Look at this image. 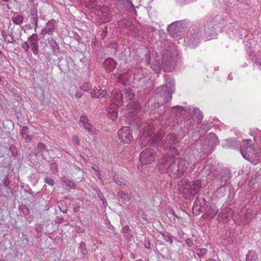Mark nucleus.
Returning <instances> with one entry per match:
<instances>
[{
  "instance_id": "nucleus-1",
  "label": "nucleus",
  "mask_w": 261,
  "mask_h": 261,
  "mask_svg": "<svg viewBox=\"0 0 261 261\" xmlns=\"http://www.w3.org/2000/svg\"><path fill=\"white\" fill-rule=\"evenodd\" d=\"M189 165L188 161L182 159H178L177 162L175 156L169 154L163 156L158 163L160 173H167L174 179L180 178L186 171Z\"/></svg>"
},
{
  "instance_id": "nucleus-2",
  "label": "nucleus",
  "mask_w": 261,
  "mask_h": 261,
  "mask_svg": "<svg viewBox=\"0 0 261 261\" xmlns=\"http://www.w3.org/2000/svg\"><path fill=\"white\" fill-rule=\"evenodd\" d=\"M178 143L177 135L175 133L169 134L163 141L161 147L164 150L169 151L171 153H176L177 150L175 145Z\"/></svg>"
},
{
  "instance_id": "nucleus-3",
  "label": "nucleus",
  "mask_w": 261,
  "mask_h": 261,
  "mask_svg": "<svg viewBox=\"0 0 261 261\" xmlns=\"http://www.w3.org/2000/svg\"><path fill=\"white\" fill-rule=\"evenodd\" d=\"M156 155V152L153 149H145L140 153V162L142 165L150 164L155 161Z\"/></svg>"
},
{
  "instance_id": "nucleus-4",
  "label": "nucleus",
  "mask_w": 261,
  "mask_h": 261,
  "mask_svg": "<svg viewBox=\"0 0 261 261\" xmlns=\"http://www.w3.org/2000/svg\"><path fill=\"white\" fill-rule=\"evenodd\" d=\"M118 136L120 142L125 144L129 143L134 140L132 132L128 126H123L119 129Z\"/></svg>"
},
{
  "instance_id": "nucleus-5",
  "label": "nucleus",
  "mask_w": 261,
  "mask_h": 261,
  "mask_svg": "<svg viewBox=\"0 0 261 261\" xmlns=\"http://www.w3.org/2000/svg\"><path fill=\"white\" fill-rule=\"evenodd\" d=\"M207 205V202L204 198H198L194 201L192 207V212L193 214L197 216L205 212Z\"/></svg>"
},
{
  "instance_id": "nucleus-6",
  "label": "nucleus",
  "mask_w": 261,
  "mask_h": 261,
  "mask_svg": "<svg viewBox=\"0 0 261 261\" xmlns=\"http://www.w3.org/2000/svg\"><path fill=\"white\" fill-rule=\"evenodd\" d=\"M184 126L190 128L195 124H198L202 121L203 115H185Z\"/></svg>"
},
{
  "instance_id": "nucleus-7",
  "label": "nucleus",
  "mask_w": 261,
  "mask_h": 261,
  "mask_svg": "<svg viewBox=\"0 0 261 261\" xmlns=\"http://www.w3.org/2000/svg\"><path fill=\"white\" fill-rule=\"evenodd\" d=\"M114 98V100L117 102L118 103H116L115 102H113L110 104L108 108V114H118L119 105H121L123 102L124 95L121 93L120 95L115 97Z\"/></svg>"
},
{
  "instance_id": "nucleus-8",
  "label": "nucleus",
  "mask_w": 261,
  "mask_h": 261,
  "mask_svg": "<svg viewBox=\"0 0 261 261\" xmlns=\"http://www.w3.org/2000/svg\"><path fill=\"white\" fill-rule=\"evenodd\" d=\"M250 149V150L247 149V151H245L247 155H248L249 156H246L244 158L253 164L257 165L259 162V153L255 149V146Z\"/></svg>"
},
{
  "instance_id": "nucleus-9",
  "label": "nucleus",
  "mask_w": 261,
  "mask_h": 261,
  "mask_svg": "<svg viewBox=\"0 0 261 261\" xmlns=\"http://www.w3.org/2000/svg\"><path fill=\"white\" fill-rule=\"evenodd\" d=\"M201 188V181L199 179L195 180L192 181L191 183L190 188L189 190V194L194 196L197 193H198Z\"/></svg>"
},
{
  "instance_id": "nucleus-10",
  "label": "nucleus",
  "mask_w": 261,
  "mask_h": 261,
  "mask_svg": "<svg viewBox=\"0 0 261 261\" xmlns=\"http://www.w3.org/2000/svg\"><path fill=\"white\" fill-rule=\"evenodd\" d=\"M251 142L250 139H245L243 140V143L240 145V151L243 158L247 156L245 151H247V149L250 150V148L255 146V145L253 143H251ZM247 156L248 157L249 155H248Z\"/></svg>"
},
{
  "instance_id": "nucleus-11",
  "label": "nucleus",
  "mask_w": 261,
  "mask_h": 261,
  "mask_svg": "<svg viewBox=\"0 0 261 261\" xmlns=\"http://www.w3.org/2000/svg\"><path fill=\"white\" fill-rule=\"evenodd\" d=\"M80 121L82 123L83 126L89 132L94 133L96 129L93 128L92 124L89 122V120L86 115H81Z\"/></svg>"
},
{
  "instance_id": "nucleus-12",
  "label": "nucleus",
  "mask_w": 261,
  "mask_h": 261,
  "mask_svg": "<svg viewBox=\"0 0 261 261\" xmlns=\"http://www.w3.org/2000/svg\"><path fill=\"white\" fill-rule=\"evenodd\" d=\"M38 35L35 34H33L29 38L30 45L32 47V50L33 54L37 55L38 54Z\"/></svg>"
},
{
  "instance_id": "nucleus-13",
  "label": "nucleus",
  "mask_w": 261,
  "mask_h": 261,
  "mask_svg": "<svg viewBox=\"0 0 261 261\" xmlns=\"http://www.w3.org/2000/svg\"><path fill=\"white\" fill-rule=\"evenodd\" d=\"M117 196L121 200V201L123 203L126 204L129 203L132 197L130 194L128 193H125L122 190H119L117 192Z\"/></svg>"
},
{
  "instance_id": "nucleus-14",
  "label": "nucleus",
  "mask_w": 261,
  "mask_h": 261,
  "mask_svg": "<svg viewBox=\"0 0 261 261\" xmlns=\"http://www.w3.org/2000/svg\"><path fill=\"white\" fill-rule=\"evenodd\" d=\"M116 66L115 61L111 58L106 59L103 63V68L108 71L110 72L113 70Z\"/></svg>"
},
{
  "instance_id": "nucleus-15",
  "label": "nucleus",
  "mask_w": 261,
  "mask_h": 261,
  "mask_svg": "<svg viewBox=\"0 0 261 261\" xmlns=\"http://www.w3.org/2000/svg\"><path fill=\"white\" fill-rule=\"evenodd\" d=\"M127 109L129 111V113L133 114L134 113H139L140 107L138 102L132 101L128 104Z\"/></svg>"
},
{
  "instance_id": "nucleus-16",
  "label": "nucleus",
  "mask_w": 261,
  "mask_h": 261,
  "mask_svg": "<svg viewBox=\"0 0 261 261\" xmlns=\"http://www.w3.org/2000/svg\"><path fill=\"white\" fill-rule=\"evenodd\" d=\"M61 181L63 185H66L70 189H75L77 188V186L75 182L67 176H63L61 178Z\"/></svg>"
},
{
  "instance_id": "nucleus-17",
  "label": "nucleus",
  "mask_w": 261,
  "mask_h": 261,
  "mask_svg": "<svg viewBox=\"0 0 261 261\" xmlns=\"http://www.w3.org/2000/svg\"><path fill=\"white\" fill-rule=\"evenodd\" d=\"M218 212V209L215 206H210V207L206 211L204 215L206 219L207 220H212L216 215Z\"/></svg>"
},
{
  "instance_id": "nucleus-18",
  "label": "nucleus",
  "mask_w": 261,
  "mask_h": 261,
  "mask_svg": "<svg viewBox=\"0 0 261 261\" xmlns=\"http://www.w3.org/2000/svg\"><path fill=\"white\" fill-rule=\"evenodd\" d=\"M55 29V25L54 23L51 21H49L46 24L45 28L42 30L41 34L45 35L47 33L52 32Z\"/></svg>"
},
{
  "instance_id": "nucleus-19",
  "label": "nucleus",
  "mask_w": 261,
  "mask_h": 261,
  "mask_svg": "<svg viewBox=\"0 0 261 261\" xmlns=\"http://www.w3.org/2000/svg\"><path fill=\"white\" fill-rule=\"evenodd\" d=\"M207 139L209 141L210 145L213 146L219 143V140L215 133H210L207 136Z\"/></svg>"
},
{
  "instance_id": "nucleus-20",
  "label": "nucleus",
  "mask_w": 261,
  "mask_h": 261,
  "mask_svg": "<svg viewBox=\"0 0 261 261\" xmlns=\"http://www.w3.org/2000/svg\"><path fill=\"white\" fill-rule=\"evenodd\" d=\"M37 150L38 152L36 151L35 152V155L36 156H37L38 154H40L41 156H43L44 152L45 151H48L47 146L42 142H39L37 144Z\"/></svg>"
},
{
  "instance_id": "nucleus-21",
  "label": "nucleus",
  "mask_w": 261,
  "mask_h": 261,
  "mask_svg": "<svg viewBox=\"0 0 261 261\" xmlns=\"http://www.w3.org/2000/svg\"><path fill=\"white\" fill-rule=\"evenodd\" d=\"M191 183V182L187 179H182L178 182V185L179 187L182 188L184 190H187L188 192L190 188Z\"/></svg>"
},
{
  "instance_id": "nucleus-22",
  "label": "nucleus",
  "mask_w": 261,
  "mask_h": 261,
  "mask_svg": "<svg viewBox=\"0 0 261 261\" xmlns=\"http://www.w3.org/2000/svg\"><path fill=\"white\" fill-rule=\"evenodd\" d=\"M246 259V261H258L257 254L254 250H249Z\"/></svg>"
},
{
  "instance_id": "nucleus-23",
  "label": "nucleus",
  "mask_w": 261,
  "mask_h": 261,
  "mask_svg": "<svg viewBox=\"0 0 261 261\" xmlns=\"http://www.w3.org/2000/svg\"><path fill=\"white\" fill-rule=\"evenodd\" d=\"M91 94L93 97H102L106 95V91L102 89H96Z\"/></svg>"
},
{
  "instance_id": "nucleus-24",
  "label": "nucleus",
  "mask_w": 261,
  "mask_h": 261,
  "mask_svg": "<svg viewBox=\"0 0 261 261\" xmlns=\"http://www.w3.org/2000/svg\"><path fill=\"white\" fill-rule=\"evenodd\" d=\"M24 17L21 14L14 15L12 17V22L16 25H20L23 21Z\"/></svg>"
},
{
  "instance_id": "nucleus-25",
  "label": "nucleus",
  "mask_w": 261,
  "mask_h": 261,
  "mask_svg": "<svg viewBox=\"0 0 261 261\" xmlns=\"http://www.w3.org/2000/svg\"><path fill=\"white\" fill-rule=\"evenodd\" d=\"M59 210L63 213H66L68 211V206L64 200H61L57 202Z\"/></svg>"
},
{
  "instance_id": "nucleus-26",
  "label": "nucleus",
  "mask_w": 261,
  "mask_h": 261,
  "mask_svg": "<svg viewBox=\"0 0 261 261\" xmlns=\"http://www.w3.org/2000/svg\"><path fill=\"white\" fill-rule=\"evenodd\" d=\"M35 230L37 232L36 238L38 239L42 237V233L43 231V225L42 224H36L35 226Z\"/></svg>"
},
{
  "instance_id": "nucleus-27",
  "label": "nucleus",
  "mask_w": 261,
  "mask_h": 261,
  "mask_svg": "<svg viewBox=\"0 0 261 261\" xmlns=\"http://www.w3.org/2000/svg\"><path fill=\"white\" fill-rule=\"evenodd\" d=\"M79 249L81 253L82 254V255L83 256V257H85V256H86L88 253V250L86 248L85 242H81L80 243Z\"/></svg>"
},
{
  "instance_id": "nucleus-28",
  "label": "nucleus",
  "mask_w": 261,
  "mask_h": 261,
  "mask_svg": "<svg viewBox=\"0 0 261 261\" xmlns=\"http://www.w3.org/2000/svg\"><path fill=\"white\" fill-rule=\"evenodd\" d=\"M160 234H162L164 239L167 242H169L170 244L173 243L172 236L169 232L167 231L160 232Z\"/></svg>"
},
{
  "instance_id": "nucleus-29",
  "label": "nucleus",
  "mask_w": 261,
  "mask_h": 261,
  "mask_svg": "<svg viewBox=\"0 0 261 261\" xmlns=\"http://www.w3.org/2000/svg\"><path fill=\"white\" fill-rule=\"evenodd\" d=\"M9 151L10 152L11 155L15 158H16L18 155V150L17 147L12 144L9 147Z\"/></svg>"
},
{
  "instance_id": "nucleus-30",
  "label": "nucleus",
  "mask_w": 261,
  "mask_h": 261,
  "mask_svg": "<svg viewBox=\"0 0 261 261\" xmlns=\"http://www.w3.org/2000/svg\"><path fill=\"white\" fill-rule=\"evenodd\" d=\"M117 78L118 82L122 83L123 85H125L126 83L128 81L129 79L127 77V74L126 73L119 75Z\"/></svg>"
},
{
  "instance_id": "nucleus-31",
  "label": "nucleus",
  "mask_w": 261,
  "mask_h": 261,
  "mask_svg": "<svg viewBox=\"0 0 261 261\" xmlns=\"http://www.w3.org/2000/svg\"><path fill=\"white\" fill-rule=\"evenodd\" d=\"M229 178V173L228 172L225 171V172L221 173V174H220V180L221 181V185H222V182H224L223 185H224L226 184L227 180Z\"/></svg>"
},
{
  "instance_id": "nucleus-32",
  "label": "nucleus",
  "mask_w": 261,
  "mask_h": 261,
  "mask_svg": "<svg viewBox=\"0 0 261 261\" xmlns=\"http://www.w3.org/2000/svg\"><path fill=\"white\" fill-rule=\"evenodd\" d=\"M221 211L224 212V214H225V215H226L229 220L233 217V211L231 208L227 207L226 208H225Z\"/></svg>"
},
{
  "instance_id": "nucleus-33",
  "label": "nucleus",
  "mask_w": 261,
  "mask_h": 261,
  "mask_svg": "<svg viewBox=\"0 0 261 261\" xmlns=\"http://www.w3.org/2000/svg\"><path fill=\"white\" fill-rule=\"evenodd\" d=\"M151 68L156 73H159L161 72V67L160 65V63L156 61L153 62L151 64Z\"/></svg>"
},
{
  "instance_id": "nucleus-34",
  "label": "nucleus",
  "mask_w": 261,
  "mask_h": 261,
  "mask_svg": "<svg viewBox=\"0 0 261 261\" xmlns=\"http://www.w3.org/2000/svg\"><path fill=\"white\" fill-rule=\"evenodd\" d=\"M19 210H20L23 214L25 216H28L30 213L29 208L24 205H20Z\"/></svg>"
},
{
  "instance_id": "nucleus-35",
  "label": "nucleus",
  "mask_w": 261,
  "mask_h": 261,
  "mask_svg": "<svg viewBox=\"0 0 261 261\" xmlns=\"http://www.w3.org/2000/svg\"><path fill=\"white\" fill-rule=\"evenodd\" d=\"M186 112V110L181 107L176 106L173 109V113L182 114Z\"/></svg>"
},
{
  "instance_id": "nucleus-36",
  "label": "nucleus",
  "mask_w": 261,
  "mask_h": 261,
  "mask_svg": "<svg viewBox=\"0 0 261 261\" xmlns=\"http://www.w3.org/2000/svg\"><path fill=\"white\" fill-rule=\"evenodd\" d=\"M49 168L50 171L54 174L57 172L58 170V166L56 163H52L49 165Z\"/></svg>"
},
{
  "instance_id": "nucleus-37",
  "label": "nucleus",
  "mask_w": 261,
  "mask_h": 261,
  "mask_svg": "<svg viewBox=\"0 0 261 261\" xmlns=\"http://www.w3.org/2000/svg\"><path fill=\"white\" fill-rule=\"evenodd\" d=\"M93 190L96 192V194L98 195V197L100 198V200L105 199V196L103 193L98 188L96 187L93 189Z\"/></svg>"
},
{
  "instance_id": "nucleus-38",
  "label": "nucleus",
  "mask_w": 261,
  "mask_h": 261,
  "mask_svg": "<svg viewBox=\"0 0 261 261\" xmlns=\"http://www.w3.org/2000/svg\"><path fill=\"white\" fill-rule=\"evenodd\" d=\"M56 224H62L64 222H67L64 219L63 216H57L54 220Z\"/></svg>"
},
{
  "instance_id": "nucleus-39",
  "label": "nucleus",
  "mask_w": 261,
  "mask_h": 261,
  "mask_svg": "<svg viewBox=\"0 0 261 261\" xmlns=\"http://www.w3.org/2000/svg\"><path fill=\"white\" fill-rule=\"evenodd\" d=\"M44 181L46 184L51 186H54L55 184V180L49 177H46L44 178Z\"/></svg>"
},
{
  "instance_id": "nucleus-40",
  "label": "nucleus",
  "mask_w": 261,
  "mask_h": 261,
  "mask_svg": "<svg viewBox=\"0 0 261 261\" xmlns=\"http://www.w3.org/2000/svg\"><path fill=\"white\" fill-rule=\"evenodd\" d=\"M207 252V249L205 248H201L198 249V252L197 253V255L201 257L204 256Z\"/></svg>"
},
{
  "instance_id": "nucleus-41",
  "label": "nucleus",
  "mask_w": 261,
  "mask_h": 261,
  "mask_svg": "<svg viewBox=\"0 0 261 261\" xmlns=\"http://www.w3.org/2000/svg\"><path fill=\"white\" fill-rule=\"evenodd\" d=\"M28 129V127L27 126H24L22 127L21 130L20 132V136L22 138H24V136L28 134L27 130Z\"/></svg>"
},
{
  "instance_id": "nucleus-42",
  "label": "nucleus",
  "mask_w": 261,
  "mask_h": 261,
  "mask_svg": "<svg viewBox=\"0 0 261 261\" xmlns=\"http://www.w3.org/2000/svg\"><path fill=\"white\" fill-rule=\"evenodd\" d=\"M218 217L224 220L229 221L226 215H225V214H224V212L222 211H221L219 213L218 215Z\"/></svg>"
},
{
  "instance_id": "nucleus-43",
  "label": "nucleus",
  "mask_w": 261,
  "mask_h": 261,
  "mask_svg": "<svg viewBox=\"0 0 261 261\" xmlns=\"http://www.w3.org/2000/svg\"><path fill=\"white\" fill-rule=\"evenodd\" d=\"M32 18L33 20V23L34 24L35 29L38 27V16L36 14H32Z\"/></svg>"
},
{
  "instance_id": "nucleus-44",
  "label": "nucleus",
  "mask_w": 261,
  "mask_h": 261,
  "mask_svg": "<svg viewBox=\"0 0 261 261\" xmlns=\"http://www.w3.org/2000/svg\"><path fill=\"white\" fill-rule=\"evenodd\" d=\"M33 138V135H29L28 134H27L24 136V138H22L24 140L25 142H30L32 140Z\"/></svg>"
},
{
  "instance_id": "nucleus-45",
  "label": "nucleus",
  "mask_w": 261,
  "mask_h": 261,
  "mask_svg": "<svg viewBox=\"0 0 261 261\" xmlns=\"http://www.w3.org/2000/svg\"><path fill=\"white\" fill-rule=\"evenodd\" d=\"M260 173H259V172H256L254 174H253L251 177H250V180L251 181L254 180H256L258 177L259 176H260Z\"/></svg>"
},
{
  "instance_id": "nucleus-46",
  "label": "nucleus",
  "mask_w": 261,
  "mask_h": 261,
  "mask_svg": "<svg viewBox=\"0 0 261 261\" xmlns=\"http://www.w3.org/2000/svg\"><path fill=\"white\" fill-rule=\"evenodd\" d=\"M3 37L4 40L7 42L8 43H11L12 42V41L13 40V38L10 36L7 35H3Z\"/></svg>"
},
{
  "instance_id": "nucleus-47",
  "label": "nucleus",
  "mask_w": 261,
  "mask_h": 261,
  "mask_svg": "<svg viewBox=\"0 0 261 261\" xmlns=\"http://www.w3.org/2000/svg\"><path fill=\"white\" fill-rule=\"evenodd\" d=\"M10 179L7 177H5L3 179V182L6 187H8V186L10 184Z\"/></svg>"
},
{
  "instance_id": "nucleus-48",
  "label": "nucleus",
  "mask_w": 261,
  "mask_h": 261,
  "mask_svg": "<svg viewBox=\"0 0 261 261\" xmlns=\"http://www.w3.org/2000/svg\"><path fill=\"white\" fill-rule=\"evenodd\" d=\"M144 246L146 248L150 249L151 247V243L149 240L145 239L144 243Z\"/></svg>"
},
{
  "instance_id": "nucleus-49",
  "label": "nucleus",
  "mask_w": 261,
  "mask_h": 261,
  "mask_svg": "<svg viewBox=\"0 0 261 261\" xmlns=\"http://www.w3.org/2000/svg\"><path fill=\"white\" fill-rule=\"evenodd\" d=\"M21 46L26 51H28L30 48V46L28 43L27 42H25L23 43H22Z\"/></svg>"
},
{
  "instance_id": "nucleus-50",
  "label": "nucleus",
  "mask_w": 261,
  "mask_h": 261,
  "mask_svg": "<svg viewBox=\"0 0 261 261\" xmlns=\"http://www.w3.org/2000/svg\"><path fill=\"white\" fill-rule=\"evenodd\" d=\"M125 237L126 238V240L129 242L132 241L134 239L133 236L132 234L128 233H127L125 235Z\"/></svg>"
},
{
  "instance_id": "nucleus-51",
  "label": "nucleus",
  "mask_w": 261,
  "mask_h": 261,
  "mask_svg": "<svg viewBox=\"0 0 261 261\" xmlns=\"http://www.w3.org/2000/svg\"><path fill=\"white\" fill-rule=\"evenodd\" d=\"M186 243L187 245L190 247H192L194 245V243H193L192 241L190 239H187L186 240Z\"/></svg>"
},
{
  "instance_id": "nucleus-52",
  "label": "nucleus",
  "mask_w": 261,
  "mask_h": 261,
  "mask_svg": "<svg viewBox=\"0 0 261 261\" xmlns=\"http://www.w3.org/2000/svg\"><path fill=\"white\" fill-rule=\"evenodd\" d=\"M130 230L129 227L128 225L124 226L122 228V231L124 233H127Z\"/></svg>"
},
{
  "instance_id": "nucleus-53",
  "label": "nucleus",
  "mask_w": 261,
  "mask_h": 261,
  "mask_svg": "<svg viewBox=\"0 0 261 261\" xmlns=\"http://www.w3.org/2000/svg\"><path fill=\"white\" fill-rule=\"evenodd\" d=\"M115 183L120 186L121 187V188H124L125 186H126V184L125 183H123L122 182H121V181L120 180H115Z\"/></svg>"
},
{
  "instance_id": "nucleus-54",
  "label": "nucleus",
  "mask_w": 261,
  "mask_h": 261,
  "mask_svg": "<svg viewBox=\"0 0 261 261\" xmlns=\"http://www.w3.org/2000/svg\"><path fill=\"white\" fill-rule=\"evenodd\" d=\"M7 193H10L12 195H14L16 191L11 187H8V191H7Z\"/></svg>"
},
{
  "instance_id": "nucleus-55",
  "label": "nucleus",
  "mask_w": 261,
  "mask_h": 261,
  "mask_svg": "<svg viewBox=\"0 0 261 261\" xmlns=\"http://www.w3.org/2000/svg\"><path fill=\"white\" fill-rule=\"evenodd\" d=\"M100 10L101 12H106L107 14H108V13L110 12V10L107 7H103L100 9Z\"/></svg>"
},
{
  "instance_id": "nucleus-56",
  "label": "nucleus",
  "mask_w": 261,
  "mask_h": 261,
  "mask_svg": "<svg viewBox=\"0 0 261 261\" xmlns=\"http://www.w3.org/2000/svg\"><path fill=\"white\" fill-rule=\"evenodd\" d=\"M80 209V206L79 205H77L76 206L73 207V211L74 212H78Z\"/></svg>"
},
{
  "instance_id": "nucleus-57",
  "label": "nucleus",
  "mask_w": 261,
  "mask_h": 261,
  "mask_svg": "<svg viewBox=\"0 0 261 261\" xmlns=\"http://www.w3.org/2000/svg\"><path fill=\"white\" fill-rule=\"evenodd\" d=\"M118 115H110V118L112 120H115L117 118Z\"/></svg>"
},
{
  "instance_id": "nucleus-58",
  "label": "nucleus",
  "mask_w": 261,
  "mask_h": 261,
  "mask_svg": "<svg viewBox=\"0 0 261 261\" xmlns=\"http://www.w3.org/2000/svg\"><path fill=\"white\" fill-rule=\"evenodd\" d=\"M27 192L31 194L33 197H35L36 196V194H35L34 192H33L31 190L30 191H27Z\"/></svg>"
},
{
  "instance_id": "nucleus-59",
  "label": "nucleus",
  "mask_w": 261,
  "mask_h": 261,
  "mask_svg": "<svg viewBox=\"0 0 261 261\" xmlns=\"http://www.w3.org/2000/svg\"><path fill=\"white\" fill-rule=\"evenodd\" d=\"M96 175L100 180H103L102 178H101L100 173H99V172H97Z\"/></svg>"
},
{
  "instance_id": "nucleus-60",
  "label": "nucleus",
  "mask_w": 261,
  "mask_h": 261,
  "mask_svg": "<svg viewBox=\"0 0 261 261\" xmlns=\"http://www.w3.org/2000/svg\"><path fill=\"white\" fill-rule=\"evenodd\" d=\"M205 127H206V128H203L202 129V133H205L207 132V130L208 129V127H207V126H205Z\"/></svg>"
},
{
  "instance_id": "nucleus-61",
  "label": "nucleus",
  "mask_w": 261,
  "mask_h": 261,
  "mask_svg": "<svg viewBox=\"0 0 261 261\" xmlns=\"http://www.w3.org/2000/svg\"><path fill=\"white\" fill-rule=\"evenodd\" d=\"M102 201V204L103 206H106L107 205V202L106 201V199L104 200H101Z\"/></svg>"
},
{
  "instance_id": "nucleus-62",
  "label": "nucleus",
  "mask_w": 261,
  "mask_h": 261,
  "mask_svg": "<svg viewBox=\"0 0 261 261\" xmlns=\"http://www.w3.org/2000/svg\"><path fill=\"white\" fill-rule=\"evenodd\" d=\"M205 261H221L220 260H216L214 258H210Z\"/></svg>"
},
{
  "instance_id": "nucleus-63",
  "label": "nucleus",
  "mask_w": 261,
  "mask_h": 261,
  "mask_svg": "<svg viewBox=\"0 0 261 261\" xmlns=\"http://www.w3.org/2000/svg\"><path fill=\"white\" fill-rule=\"evenodd\" d=\"M130 256L132 259H135L136 258V255L134 253H131Z\"/></svg>"
},
{
  "instance_id": "nucleus-64",
  "label": "nucleus",
  "mask_w": 261,
  "mask_h": 261,
  "mask_svg": "<svg viewBox=\"0 0 261 261\" xmlns=\"http://www.w3.org/2000/svg\"><path fill=\"white\" fill-rule=\"evenodd\" d=\"M249 134H250V135L253 136V135H254L255 134V130H251Z\"/></svg>"
}]
</instances>
